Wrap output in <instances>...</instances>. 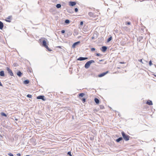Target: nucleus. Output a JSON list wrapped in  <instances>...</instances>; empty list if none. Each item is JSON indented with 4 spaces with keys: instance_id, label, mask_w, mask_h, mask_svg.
<instances>
[{
    "instance_id": "nucleus-34",
    "label": "nucleus",
    "mask_w": 156,
    "mask_h": 156,
    "mask_svg": "<svg viewBox=\"0 0 156 156\" xmlns=\"http://www.w3.org/2000/svg\"><path fill=\"white\" fill-rule=\"evenodd\" d=\"M65 32V31L64 30H62L61 31V33L62 34H64Z\"/></svg>"
},
{
    "instance_id": "nucleus-7",
    "label": "nucleus",
    "mask_w": 156,
    "mask_h": 156,
    "mask_svg": "<svg viewBox=\"0 0 156 156\" xmlns=\"http://www.w3.org/2000/svg\"><path fill=\"white\" fill-rule=\"evenodd\" d=\"M108 73V71H107L106 72H105L103 73H101V74H99L98 75V76L99 77H102L103 76H105L106 74Z\"/></svg>"
},
{
    "instance_id": "nucleus-9",
    "label": "nucleus",
    "mask_w": 156,
    "mask_h": 156,
    "mask_svg": "<svg viewBox=\"0 0 156 156\" xmlns=\"http://www.w3.org/2000/svg\"><path fill=\"white\" fill-rule=\"evenodd\" d=\"M76 4V2H75L70 1L69 2V5L71 6H74Z\"/></svg>"
},
{
    "instance_id": "nucleus-42",
    "label": "nucleus",
    "mask_w": 156,
    "mask_h": 156,
    "mask_svg": "<svg viewBox=\"0 0 156 156\" xmlns=\"http://www.w3.org/2000/svg\"><path fill=\"white\" fill-rule=\"evenodd\" d=\"M26 156H29V155H26Z\"/></svg>"
},
{
    "instance_id": "nucleus-43",
    "label": "nucleus",
    "mask_w": 156,
    "mask_h": 156,
    "mask_svg": "<svg viewBox=\"0 0 156 156\" xmlns=\"http://www.w3.org/2000/svg\"><path fill=\"white\" fill-rule=\"evenodd\" d=\"M120 63H123L121 62H120Z\"/></svg>"
},
{
    "instance_id": "nucleus-16",
    "label": "nucleus",
    "mask_w": 156,
    "mask_h": 156,
    "mask_svg": "<svg viewBox=\"0 0 156 156\" xmlns=\"http://www.w3.org/2000/svg\"><path fill=\"white\" fill-rule=\"evenodd\" d=\"M0 76H5L4 72L3 71H1L0 72Z\"/></svg>"
},
{
    "instance_id": "nucleus-26",
    "label": "nucleus",
    "mask_w": 156,
    "mask_h": 156,
    "mask_svg": "<svg viewBox=\"0 0 156 156\" xmlns=\"http://www.w3.org/2000/svg\"><path fill=\"white\" fill-rule=\"evenodd\" d=\"M82 100L83 103H84L86 101V98H83L82 99Z\"/></svg>"
},
{
    "instance_id": "nucleus-29",
    "label": "nucleus",
    "mask_w": 156,
    "mask_h": 156,
    "mask_svg": "<svg viewBox=\"0 0 156 156\" xmlns=\"http://www.w3.org/2000/svg\"><path fill=\"white\" fill-rule=\"evenodd\" d=\"M149 65L150 66H151L152 65V63L151 60H150L149 62Z\"/></svg>"
},
{
    "instance_id": "nucleus-2",
    "label": "nucleus",
    "mask_w": 156,
    "mask_h": 156,
    "mask_svg": "<svg viewBox=\"0 0 156 156\" xmlns=\"http://www.w3.org/2000/svg\"><path fill=\"white\" fill-rule=\"evenodd\" d=\"M95 62L94 60H91L87 62L85 65L84 67L86 69L88 68L91 64Z\"/></svg>"
},
{
    "instance_id": "nucleus-41",
    "label": "nucleus",
    "mask_w": 156,
    "mask_h": 156,
    "mask_svg": "<svg viewBox=\"0 0 156 156\" xmlns=\"http://www.w3.org/2000/svg\"><path fill=\"white\" fill-rule=\"evenodd\" d=\"M92 39H94V37H92Z\"/></svg>"
},
{
    "instance_id": "nucleus-18",
    "label": "nucleus",
    "mask_w": 156,
    "mask_h": 156,
    "mask_svg": "<svg viewBox=\"0 0 156 156\" xmlns=\"http://www.w3.org/2000/svg\"><path fill=\"white\" fill-rule=\"evenodd\" d=\"M22 74V73L20 71H18L17 73V75L19 77H21Z\"/></svg>"
},
{
    "instance_id": "nucleus-22",
    "label": "nucleus",
    "mask_w": 156,
    "mask_h": 156,
    "mask_svg": "<svg viewBox=\"0 0 156 156\" xmlns=\"http://www.w3.org/2000/svg\"><path fill=\"white\" fill-rule=\"evenodd\" d=\"M70 21L69 20H66L65 21V23L66 24H69V23Z\"/></svg>"
},
{
    "instance_id": "nucleus-6",
    "label": "nucleus",
    "mask_w": 156,
    "mask_h": 156,
    "mask_svg": "<svg viewBox=\"0 0 156 156\" xmlns=\"http://www.w3.org/2000/svg\"><path fill=\"white\" fill-rule=\"evenodd\" d=\"M12 16H9L8 17L6 18L5 20L7 22H10L11 20L12 19Z\"/></svg>"
},
{
    "instance_id": "nucleus-13",
    "label": "nucleus",
    "mask_w": 156,
    "mask_h": 156,
    "mask_svg": "<svg viewBox=\"0 0 156 156\" xmlns=\"http://www.w3.org/2000/svg\"><path fill=\"white\" fill-rule=\"evenodd\" d=\"M146 104H148L149 105H152L153 104L152 101L151 100H148Z\"/></svg>"
},
{
    "instance_id": "nucleus-44",
    "label": "nucleus",
    "mask_w": 156,
    "mask_h": 156,
    "mask_svg": "<svg viewBox=\"0 0 156 156\" xmlns=\"http://www.w3.org/2000/svg\"><path fill=\"white\" fill-rule=\"evenodd\" d=\"M154 76H156V75H154Z\"/></svg>"
},
{
    "instance_id": "nucleus-40",
    "label": "nucleus",
    "mask_w": 156,
    "mask_h": 156,
    "mask_svg": "<svg viewBox=\"0 0 156 156\" xmlns=\"http://www.w3.org/2000/svg\"><path fill=\"white\" fill-rule=\"evenodd\" d=\"M58 47L59 48H61V46H58Z\"/></svg>"
},
{
    "instance_id": "nucleus-30",
    "label": "nucleus",
    "mask_w": 156,
    "mask_h": 156,
    "mask_svg": "<svg viewBox=\"0 0 156 156\" xmlns=\"http://www.w3.org/2000/svg\"><path fill=\"white\" fill-rule=\"evenodd\" d=\"M100 108L101 109H103L104 108V106L103 105H101L100 106Z\"/></svg>"
},
{
    "instance_id": "nucleus-12",
    "label": "nucleus",
    "mask_w": 156,
    "mask_h": 156,
    "mask_svg": "<svg viewBox=\"0 0 156 156\" xmlns=\"http://www.w3.org/2000/svg\"><path fill=\"white\" fill-rule=\"evenodd\" d=\"M107 49V47L106 46H103L101 47V50L102 51L104 52L106 51Z\"/></svg>"
},
{
    "instance_id": "nucleus-10",
    "label": "nucleus",
    "mask_w": 156,
    "mask_h": 156,
    "mask_svg": "<svg viewBox=\"0 0 156 156\" xmlns=\"http://www.w3.org/2000/svg\"><path fill=\"white\" fill-rule=\"evenodd\" d=\"M88 58L87 57H80L77 58V60L79 61H83L87 59Z\"/></svg>"
},
{
    "instance_id": "nucleus-28",
    "label": "nucleus",
    "mask_w": 156,
    "mask_h": 156,
    "mask_svg": "<svg viewBox=\"0 0 156 156\" xmlns=\"http://www.w3.org/2000/svg\"><path fill=\"white\" fill-rule=\"evenodd\" d=\"M67 154L69 155L70 156H72L71 154V152L70 151L68 152L67 153Z\"/></svg>"
},
{
    "instance_id": "nucleus-24",
    "label": "nucleus",
    "mask_w": 156,
    "mask_h": 156,
    "mask_svg": "<svg viewBox=\"0 0 156 156\" xmlns=\"http://www.w3.org/2000/svg\"><path fill=\"white\" fill-rule=\"evenodd\" d=\"M1 115H2L4 116L5 117H6L7 116L6 115L5 113H3V112L1 113Z\"/></svg>"
},
{
    "instance_id": "nucleus-38",
    "label": "nucleus",
    "mask_w": 156,
    "mask_h": 156,
    "mask_svg": "<svg viewBox=\"0 0 156 156\" xmlns=\"http://www.w3.org/2000/svg\"><path fill=\"white\" fill-rule=\"evenodd\" d=\"M17 155V156H21V154L20 153H18Z\"/></svg>"
},
{
    "instance_id": "nucleus-1",
    "label": "nucleus",
    "mask_w": 156,
    "mask_h": 156,
    "mask_svg": "<svg viewBox=\"0 0 156 156\" xmlns=\"http://www.w3.org/2000/svg\"><path fill=\"white\" fill-rule=\"evenodd\" d=\"M122 135L123 138L125 141H127L129 140V136L126 134L124 132L122 131Z\"/></svg>"
},
{
    "instance_id": "nucleus-37",
    "label": "nucleus",
    "mask_w": 156,
    "mask_h": 156,
    "mask_svg": "<svg viewBox=\"0 0 156 156\" xmlns=\"http://www.w3.org/2000/svg\"><path fill=\"white\" fill-rule=\"evenodd\" d=\"M83 24V21H81L80 22V25H82Z\"/></svg>"
},
{
    "instance_id": "nucleus-35",
    "label": "nucleus",
    "mask_w": 156,
    "mask_h": 156,
    "mask_svg": "<svg viewBox=\"0 0 156 156\" xmlns=\"http://www.w3.org/2000/svg\"><path fill=\"white\" fill-rule=\"evenodd\" d=\"M139 61L140 62L142 63H143V62H142V59L139 60Z\"/></svg>"
},
{
    "instance_id": "nucleus-31",
    "label": "nucleus",
    "mask_w": 156,
    "mask_h": 156,
    "mask_svg": "<svg viewBox=\"0 0 156 156\" xmlns=\"http://www.w3.org/2000/svg\"><path fill=\"white\" fill-rule=\"evenodd\" d=\"M8 155L10 156H13V155L11 153H9Z\"/></svg>"
},
{
    "instance_id": "nucleus-25",
    "label": "nucleus",
    "mask_w": 156,
    "mask_h": 156,
    "mask_svg": "<svg viewBox=\"0 0 156 156\" xmlns=\"http://www.w3.org/2000/svg\"><path fill=\"white\" fill-rule=\"evenodd\" d=\"M27 97L29 98H32V95L30 94H28L27 95Z\"/></svg>"
},
{
    "instance_id": "nucleus-36",
    "label": "nucleus",
    "mask_w": 156,
    "mask_h": 156,
    "mask_svg": "<svg viewBox=\"0 0 156 156\" xmlns=\"http://www.w3.org/2000/svg\"><path fill=\"white\" fill-rule=\"evenodd\" d=\"M130 24V22H128L126 23V25H129Z\"/></svg>"
},
{
    "instance_id": "nucleus-8",
    "label": "nucleus",
    "mask_w": 156,
    "mask_h": 156,
    "mask_svg": "<svg viewBox=\"0 0 156 156\" xmlns=\"http://www.w3.org/2000/svg\"><path fill=\"white\" fill-rule=\"evenodd\" d=\"M44 96L43 95H40L37 96V98L38 99H42L43 101H45V99L44 98Z\"/></svg>"
},
{
    "instance_id": "nucleus-14",
    "label": "nucleus",
    "mask_w": 156,
    "mask_h": 156,
    "mask_svg": "<svg viewBox=\"0 0 156 156\" xmlns=\"http://www.w3.org/2000/svg\"><path fill=\"white\" fill-rule=\"evenodd\" d=\"M122 140L123 138L122 137H120L117 139L115 141L117 142L118 143L120 141Z\"/></svg>"
},
{
    "instance_id": "nucleus-4",
    "label": "nucleus",
    "mask_w": 156,
    "mask_h": 156,
    "mask_svg": "<svg viewBox=\"0 0 156 156\" xmlns=\"http://www.w3.org/2000/svg\"><path fill=\"white\" fill-rule=\"evenodd\" d=\"M6 70L8 71V73L11 76H13V74L12 71L8 67L6 68Z\"/></svg>"
},
{
    "instance_id": "nucleus-21",
    "label": "nucleus",
    "mask_w": 156,
    "mask_h": 156,
    "mask_svg": "<svg viewBox=\"0 0 156 156\" xmlns=\"http://www.w3.org/2000/svg\"><path fill=\"white\" fill-rule=\"evenodd\" d=\"M84 95V94L83 93H80L79 94V97H83Z\"/></svg>"
},
{
    "instance_id": "nucleus-23",
    "label": "nucleus",
    "mask_w": 156,
    "mask_h": 156,
    "mask_svg": "<svg viewBox=\"0 0 156 156\" xmlns=\"http://www.w3.org/2000/svg\"><path fill=\"white\" fill-rule=\"evenodd\" d=\"M112 37H109L108 39L107 42H109V41H110L112 40Z\"/></svg>"
},
{
    "instance_id": "nucleus-5",
    "label": "nucleus",
    "mask_w": 156,
    "mask_h": 156,
    "mask_svg": "<svg viewBox=\"0 0 156 156\" xmlns=\"http://www.w3.org/2000/svg\"><path fill=\"white\" fill-rule=\"evenodd\" d=\"M88 15L90 17L92 18H95V15L94 13L92 12H89L88 13Z\"/></svg>"
},
{
    "instance_id": "nucleus-15",
    "label": "nucleus",
    "mask_w": 156,
    "mask_h": 156,
    "mask_svg": "<svg viewBox=\"0 0 156 156\" xmlns=\"http://www.w3.org/2000/svg\"><path fill=\"white\" fill-rule=\"evenodd\" d=\"M94 101L97 104H98L99 103V100L97 98H95Z\"/></svg>"
},
{
    "instance_id": "nucleus-39",
    "label": "nucleus",
    "mask_w": 156,
    "mask_h": 156,
    "mask_svg": "<svg viewBox=\"0 0 156 156\" xmlns=\"http://www.w3.org/2000/svg\"><path fill=\"white\" fill-rule=\"evenodd\" d=\"M103 61V59H101V60H99V61H100V62H101V61Z\"/></svg>"
},
{
    "instance_id": "nucleus-32",
    "label": "nucleus",
    "mask_w": 156,
    "mask_h": 156,
    "mask_svg": "<svg viewBox=\"0 0 156 156\" xmlns=\"http://www.w3.org/2000/svg\"><path fill=\"white\" fill-rule=\"evenodd\" d=\"M78 9L77 8H75V11L76 12H78Z\"/></svg>"
},
{
    "instance_id": "nucleus-33",
    "label": "nucleus",
    "mask_w": 156,
    "mask_h": 156,
    "mask_svg": "<svg viewBox=\"0 0 156 156\" xmlns=\"http://www.w3.org/2000/svg\"><path fill=\"white\" fill-rule=\"evenodd\" d=\"M91 51H94L95 50V49L94 48H91Z\"/></svg>"
},
{
    "instance_id": "nucleus-27",
    "label": "nucleus",
    "mask_w": 156,
    "mask_h": 156,
    "mask_svg": "<svg viewBox=\"0 0 156 156\" xmlns=\"http://www.w3.org/2000/svg\"><path fill=\"white\" fill-rule=\"evenodd\" d=\"M96 55L98 56H101L102 55H101V54L99 53H97L96 54Z\"/></svg>"
},
{
    "instance_id": "nucleus-3",
    "label": "nucleus",
    "mask_w": 156,
    "mask_h": 156,
    "mask_svg": "<svg viewBox=\"0 0 156 156\" xmlns=\"http://www.w3.org/2000/svg\"><path fill=\"white\" fill-rule=\"evenodd\" d=\"M42 44L43 46L45 47L49 51H51V50L49 48L48 46L47 45L46 41L45 40H43L42 42Z\"/></svg>"
},
{
    "instance_id": "nucleus-17",
    "label": "nucleus",
    "mask_w": 156,
    "mask_h": 156,
    "mask_svg": "<svg viewBox=\"0 0 156 156\" xmlns=\"http://www.w3.org/2000/svg\"><path fill=\"white\" fill-rule=\"evenodd\" d=\"M4 25L3 23L0 21V29H2Z\"/></svg>"
},
{
    "instance_id": "nucleus-19",
    "label": "nucleus",
    "mask_w": 156,
    "mask_h": 156,
    "mask_svg": "<svg viewBox=\"0 0 156 156\" xmlns=\"http://www.w3.org/2000/svg\"><path fill=\"white\" fill-rule=\"evenodd\" d=\"M29 83V81L28 80H26L23 81V83L25 84H27Z\"/></svg>"
},
{
    "instance_id": "nucleus-11",
    "label": "nucleus",
    "mask_w": 156,
    "mask_h": 156,
    "mask_svg": "<svg viewBox=\"0 0 156 156\" xmlns=\"http://www.w3.org/2000/svg\"><path fill=\"white\" fill-rule=\"evenodd\" d=\"M80 43V41H78L74 43L72 45V47L73 48H74L76 45Z\"/></svg>"
},
{
    "instance_id": "nucleus-20",
    "label": "nucleus",
    "mask_w": 156,
    "mask_h": 156,
    "mask_svg": "<svg viewBox=\"0 0 156 156\" xmlns=\"http://www.w3.org/2000/svg\"><path fill=\"white\" fill-rule=\"evenodd\" d=\"M61 5L60 4H58L56 5V7L57 8H59L61 7Z\"/></svg>"
}]
</instances>
